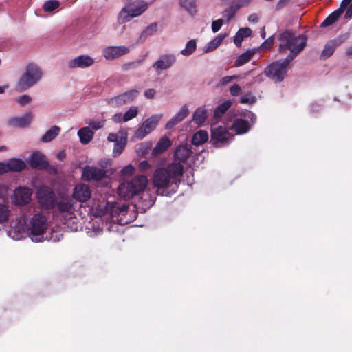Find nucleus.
Masks as SVG:
<instances>
[{"label":"nucleus","mask_w":352,"mask_h":352,"mask_svg":"<svg viewBox=\"0 0 352 352\" xmlns=\"http://www.w3.org/2000/svg\"><path fill=\"white\" fill-rule=\"evenodd\" d=\"M89 205V214L95 217L107 216V218L120 217L117 219L120 223L126 224L138 217L136 204H121L118 201H107V199H91Z\"/></svg>","instance_id":"nucleus-1"},{"label":"nucleus","mask_w":352,"mask_h":352,"mask_svg":"<svg viewBox=\"0 0 352 352\" xmlns=\"http://www.w3.org/2000/svg\"><path fill=\"white\" fill-rule=\"evenodd\" d=\"M184 171L183 165L172 162L166 168H157L153 175V184L160 196H170L178 188L179 177Z\"/></svg>","instance_id":"nucleus-2"},{"label":"nucleus","mask_w":352,"mask_h":352,"mask_svg":"<svg viewBox=\"0 0 352 352\" xmlns=\"http://www.w3.org/2000/svg\"><path fill=\"white\" fill-rule=\"evenodd\" d=\"M278 51L285 54L289 51L286 62H292L304 50L307 38L302 34L296 35L293 31L286 30L278 35Z\"/></svg>","instance_id":"nucleus-3"},{"label":"nucleus","mask_w":352,"mask_h":352,"mask_svg":"<svg viewBox=\"0 0 352 352\" xmlns=\"http://www.w3.org/2000/svg\"><path fill=\"white\" fill-rule=\"evenodd\" d=\"M39 205L43 210L51 212L54 216L61 214L69 219L72 218L76 211V204L78 201L85 203L90 199H38Z\"/></svg>","instance_id":"nucleus-4"},{"label":"nucleus","mask_w":352,"mask_h":352,"mask_svg":"<svg viewBox=\"0 0 352 352\" xmlns=\"http://www.w3.org/2000/svg\"><path fill=\"white\" fill-rule=\"evenodd\" d=\"M43 72L36 64H28L23 74L19 78L15 89L17 91H23L38 83L42 78Z\"/></svg>","instance_id":"nucleus-5"},{"label":"nucleus","mask_w":352,"mask_h":352,"mask_svg":"<svg viewBox=\"0 0 352 352\" xmlns=\"http://www.w3.org/2000/svg\"><path fill=\"white\" fill-rule=\"evenodd\" d=\"M148 179L144 175H137L130 182H122L118 188L120 198H130L144 192L148 185Z\"/></svg>","instance_id":"nucleus-6"},{"label":"nucleus","mask_w":352,"mask_h":352,"mask_svg":"<svg viewBox=\"0 0 352 352\" xmlns=\"http://www.w3.org/2000/svg\"><path fill=\"white\" fill-rule=\"evenodd\" d=\"M148 8L144 1H135L131 4L124 6L119 12L117 21L119 24L129 22L131 19L142 15Z\"/></svg>","instance_id":"nucleus-7"},{"label":"nucleus","mask_w":352,"mask_h":352,"mask_svg":"<svg viewBox=\"0 0 352 352\" xmlns=\"http://www.w3.org/2000/svg\"><path fill=\"white\" fill-rule=\"evenodd\" d=\"M291 63L286 62V58L274 61L265 69L264 74L275 82H281L290 68Z\"/></svg>","instance_id":"nucleus-8"},{"label":"nucleus","mask_w":352,"mask_h":352,"mask_svg":"<svg viewBox=\"0 0 352 352\" xmlns=\"http://www.w3.org/2000/svg\"><path fill=\"white\" fill-rule=\"evenodd\" d=\"M47 228V219L41 213L34 214L27 224L28 230L34 237L43 236Z\"/></svg>","instance_id":"nucleus-9"},{"label":"nucleus","mask_w":352,"mask_h":352,"mask_svg":"<svg viewBox=\"0 0 352 352\" xmlns=\"http://www.w3.org/2000/svg\"><path fill=\"white\" fill-rule=\"evenodd\" d=\"M232 135L223 126H212L211 141L216 147L224 146L230 143Z\"/></svg>","instance_id":"nucleus-10"},{"label":"nucleus","mask_w":352,"mask_h":352,"mask_svg":"<svg viewBox=\"0 0 352 352\" xmlns=\"http://www.w3.org/2000/svg\"><path fill=\"white\" fill-rule=\"evenodd\" d=\"M162 115H153L145 120L135 133V136L138 140L143 139L145 136L153 131L162 118Z\"/></svg>","instance_id":"nucleus-11"},{"label":"nucleus","mask_w":352,"mask_h":352,"mask_svg":"<svg viewBox=\"0 0 352 352\" xmlns=\"http://www.w3.org/2000/svg\"><path fill=\"white\" fill-rule=\"evenodd\" d=\"M130 47L126 45H109L102 50V55L107 60H114L128 54Z\"/></svg>","instance_id":"nucleus-12"},{"label":"nucleus","mask_w":352,"mask_h":352,"mask_svg":"<svg viewBox=\"0 0 352 352\" xmlns=\"http://www.w3.org/2000/svg\"><path fill=\"white\" fill-rule=\"evenodd\" d=\"M138 91L131 89L109 100L108 103L113 107H119L133 101L138 96Z\"/></svg>","instance_id":"nucleus-13"},{"label":"nucleus","mask_w":352,"mask_h":352,"mask_svg":"<svg viewBox=\"0 0 352 352\" xmlns=\"http://www.w3.org/2000/svg\"><path fill=\"white\" fill-rule=\"evenodd\" d=\"M176 62V56L173 54H164L152 65V67L156 72L164 71L170 68Z\"/></svg>","instance_id":"nucleus-14"},{"label":"nucleus","mask_w":352,"mask_h":352,"mask_svg":"<svg viewBox=\"0 0 352 352\" xmlns=\"http://www.w3.org/2000/svg\"><path fill=\"white\" fill-rule=\"evenodd\" d=\"M106 175V172L104 169L87 166L82 170V179L87 182H98L104 178Z\"/></svg>","instance_id":"nucleus-15"},{"label":"nucleus","mask_w":352,"mask_h":352,"mask_svg":"<svg viewBox=\"0 0 352 352\" xmlns=\"http://www.w3.org/2000/svg\"><path fill=\"white\" fill-rule=\"evenodd\" d=\"M94 58L87 54L79 55L67 62L69 69H85L94 64Z\"/></svg>","instance_id":"nucleus-16"},{"label":"nucleus","mask_w":352,"mask_h":352,"mask_svg":"<svg viewBox=\"0 0 352 352\" xmlns=\"http://www.w3.org/2000/svg\"><path fill=\"white\" fill-rule=\"evenodd\" d=\"M28 163L32 168L43 170L47 166V160L43 154L35 152L28 157Z\"/></svg>","instance_id":"nucleus-17"},{"label":"nucleus","mask_w":352,"mask_h":352,"mask_svg":"<svg viewBox=\"0 0 352 352\" xmlns=\"http://www.w3.org/2000/svg\"><path fill=\"white\" fill-rule=\"evenodd\" d=\"M190 154L191 150L190 146L186 144H182L175 149L173 162L179 163L182 165L183 163L186 162Z\"/></svg>","instance_id":"nucleus-18"},{"label":"nucleus","mask_w":352,"mask_h":352,"mask_svg":"<svg viewBox=\"0 0 352 352\" xmlns=\"http://www.w3.org/2000/svg\"><path fill=\"white\" fill-rule=\"evenodd\" d=\"M189 114L188 107L186 104L183 105L179 111L168 121L165 125L166 129H170L182 121Z\"/></svg>","instance_id":"nucleus-19"},{"label":"nucleus","mask_w":352,"mask_h":352,"mask_svg":"<svg viewBox=\"0 0 352 352\" xmlns=\"http://www.w3.org/2000/svg\"><path fill=\"white\" fill-rule=\"evenodd\" d=\"M31 120L32 114L27 113L21 117L10 118L8 121V124L11 126L24 128L30 124Z\"/></svg>","instance_id":"nucleus-20"},{"label":"nucleus","mask_w":352,"mask_h":352,"mask_svg":"<svg viewBox=\"0 0 352 352\" xmlns=\"http://www.w3.org/2000/svg\"><path fill=\"white\" fill-rule=\"evenodd\" d=\"M170 146L171 142L170 139L166 136H164L159 140L155 148L153 149L151 155L153 156H157L160 154H162L165 152Z\"/></svg>","instance_id":"nucleus-21"},{"label":"nucleus","mask_w":352,"mask_h":352,"mask_svg":"<svg viewBox=\"0 0 352 352\" xmlns=\"http://www.w3.org/2000/svg\"><path fill=\"white\" fill-rule=\"evenodd\" d=\"M208 117V109L205 107H201L194 111L192 121L198 126H201L205 122Z\"/></svg>","instance_id":"nucleus-22"},{"label":"nucleus","mask_w":352,"mask_h":352,"mask_svg":"<svg viewBox=\"0 0 352 352\" xmlns=\"http://www.w3.org/2000/svg\"><path fill=\"white\" fill-rule=\"evenodd\" d=\"M180 8L190 16H195L197 12V0H178Z\"/></svg>","instance_id":"nucleus-23"},{"label":"nucleus","mask_w":352,"mask_h":352,"mask_svg":"<svg viewBox=\"0 0 352 352\" xmlns=\"http://www.w3.org/2000/svg\"><path fill=\"white\" fill-rule=\"evenodd\" d=\"M8 172H21L26 167L25 163L21 159L12 158L7 162Z\"/></svg>","instance_id":"nucleus-24"},{"label":"nucleus","mask_w":352,"mask_h":352,"mask_svg":"<svg viewBox=\"0 0 352 352\" xmlns=\"http://www.w3.org/2000/svg\"><path fill=\"white\" fill-rule=\"evenodd\" d=\"M91 191L89 186L80 184L75 186L72 198H91Z\"/></svg>","instance_id":"nucleus-25"},{"label":"nucleus","mask_w":352,"mask_h":352,"mask_svg":"<svg viewBox=\"0 0 352 352\" xmlns=\"http://www.w3.org/2000/svg\"><path fill=\"white\" fill-rule=\"evenodd\" d=\"M251 127V125L245 120L241 118L236 119L232 124V128L237 134L247 133Z\"/></svg>","instance_id":"nucleus-26"},{"label":"nucleus","mask_w":352,"mask_h":352,"mask_svg":"<svg viewBox=\"0 0 352 352\" xmlns=\"http://www.w3.org/2000/svg\"><path fill=\"white\" fill-rule=\"evenodd\" d=\"M94 135V132L89 126L82 127L78 131L80 141L83 144L89 143L92 140Z\"/></svg>","instance_id":"nucleus-27"},{"label":"nucleus","mask_w":352,"mask_h":352,"mask_svg":"<svg viewBox=\"0 0 352 352\" xmlns=\"http://www.w3.org/2000/svg\"><path fill=\"white\" fill-rule=\"evenodd\" d=\"M227 36L226 34H220L217 36L213 40L210 41L204 47V52L208 53L215 50Z\"/></svg>","instance_id":"nucleus-28"},{"label":"nucleus","mask_w":352,"mask_h":352,"mask_svg":"<svg viewBox=\"0 0 352 352\" xmlns=\"http://www.w3.org/2000/svg\"><path fill=\"white\" fill-rule=\"evenodd\" d=\"M157 30V23H153L148 25L145 29H144L138 39V43H143L148 36H152L154 34Z\"/></svg>","instance_id":"nucleus-29"},{"label":"nucleus","mask_w":352,"mask_h":352,"mask_svg":"<svg viewBox=\"0 0 352 352\" xmlns=\"http://www.w3.org/2000/svg\"><path fill=\"white\" fill-rule=\"evenodd\" d=\"M252 30L249 28H240L234 36V43L237 47H241L242 41L251 35Z\"/></svg>","instance_id":"nucleus-30"},{"label":"nucleus","mask_w":352,"mask_h":352,"mask_svg":"<svg viewBox=\"0 0 352 352\" xmlns=\"http://www.w3.org/2000/svg\"><path fill=\"white\" fill-rule=\"evenodd\" d=\"M256 49L248 50L245 52L241 54L238 56L236 60L234 62L235 67H240L247 63H248L253 55L256 53Z\"/></svg>","instance_id":"nucleus-31"},{"label":"nucleus","mask_w":352,"mask_h":352,"mask_svg":"<svg viewBox=\"0 0 352 352\" xmlns=\"http://www.w3.org/2000/svg\"><path fill=\"white\" fill-rule=\"evenodd\" d=\"M59 126H53L41 137V140L43 142H50L53 140L60 133Z\"/></svg>","instance_id":"nucleus-32"},{"label":"nucleus","mask_w":352,"mask_h":352,"mask_svg":"<svg viewBox=\"0 0 352 352\" xmlns=\"http://www.w3.org/2000/svg\"><path fill=\"white\" fill-rule=\"evenodd\" d=\"M32 190L26 186H19L16 188L12 198H31Z\"/></svg>","instance_id":"nucleus-33"},{"label":"nucleus","mask_w":352,"mask_h":352,"mask_svg":"<svg viewBox=\"0 0 352 352\" xmlns=\"http://www.w3.org/2000/svg\"><path fill=\"white\" fill-rule=\"evenodd\" d=\"M208 139V133L206 131L200 130L194 134L192 143L195 146L202 145L207 142Z\"/></svg>","instance_id":"nucleus-34"},{"label":"nucleus","mask_w":352,"mask_h":352,"mask_svg":"<svg viewBox=\"0 0 352 352\" xmlns=\"http://www.w3.org/2000/svg\"><path fill=\"white\" fill-rule=\"evenodd\" d=\"M342 13L343 12L341 11V9H337L324 20L321 23L320 27L325 28L331 25L338 19Z\"/></svg>","instance_id":"nucleus-35"},{"label":"nucleus","mask_w":352,"mask_h":352,"mask_svg":"<svg viewBox=\"0 0 352 352\" xmlns=\"http://www.w3.org/2000/svg\"><path fill=\"white\" fill-rule=\"evenodd\" d=\"M232 102L227 100L219 104L214 109V117L216 119L220 118L231 107Z\"/></svg>","instance_id":"nucleus-36"},{"label":"nucleus","mask_w":352,"mask_h":352,"mask_svg":"<svg viewBox=\"0 0 352 352\" xmlns=\"http://www.w3.org/2000/svg\"><path fill=\"white\" fill-rule=\"evenodd\" d=\"M336 48V43L333 41H329L324 47L320 56L322 58H327L330 57L334 52Z\"/></svg>","instance_id":"nucleus-37"},{"label":"nucleus","mask_w":352,"mask_h":352,"mask_svg":"<svg viewBox=\"0 0 352 352\" xmlns=\"http://www.w3.org/2000/svg\"><path fill=\"white\" fill-rule=\"evenodd\" d=\"M54 193L49 186H41L37 191L36 198H54Z\"/></svg>","instance_id":"nucleus-38"},{"label":"nucleus","mask_w":352,"mask_h":352,"mask_svg":"<svg viewBox=\"0 0 352 352\" xmlns=\"http://www.w3.org/2000/svg\"><path fill=\"white\" fill-rule=\"evenodd\" d=\"M197 48V42L195 39L188 41L185 47L181 50L180 53L185 56L191 55Z\"/></svg>","instance_id":"nucleus-39"},{"label":"nucleus","mask_w":352,"mask_h":352,"mask_svg":"<svg viewBox=\"0 0 352 352\" xmlns=\"http://www.w3.org/2000/svg\"><path fill=\"white\" fill-rule=\"evenodd\" d=\"M238 10L235 4L230 5L222 12V16L228 22L234 17Z\"/></svg>","instance_id":"nucleus-40"},{"label":"nucleus","mask_w":352,"mask_h":352,"mask_svg":"<svg viewBox=\"0 0 352 352\" xmlns=\"http://www.w3.org/2000/svg\"><path fill=\"white\" fill-rule=\"evenodd\" d=\"M126 145V139L120 138L118 142L114 144L113 150V155L114 157L119 156L123 151Z\"/></svg>","instance_id":"nucleus-41"},{"label":"nucleus","mask_w":352,"mask_h":352,"mask_svg":"<svg viewBox=\"0 0 352 352\" xmlns=\"http://www.w3.org/2000/svg\"><path fill=\"white\" fill-rule=\"evenodd\" d=\"M9 206L7 204H0V223L7 221L10 216Z\"/></svg>","instance_id":"nucleus-42"},{"label":"nucleus","mask_w":352,"mask_h":352,"mask_svg":"<svg viewBox=\"0 0 352 352\" xmlns=\"http://www.w3.org/2000/svg\"><path fill=\"white\" fill-rule=\"evenodd\" d=\"M60 6V2L57 0H47L45 1L43 8L45 12H52Z\"/></svg>","instance_id":"nucleus-43"},{"label":"nucleus","mask_w":352,"mask_h":352,"mask_svg":"<svg viewBox=\"0 0 352 352\" xmlns=\"http://www.w3.org/2000/svg\"><path fill=\"white\" fill-rule=\"evenodd\" d=\"M138 113V107H131L129 109H128L123 116V121L127 122L133 118H135Z\"/></svg>","instance_id":"nucleus-44"},{"label":"nucleus","mask_w":352,"mask_h":352,"mask_svg":"<svg viewBox=\"0 0 352 352\" xmlns=\"http://www.w3.org/2000/svg\"><path fill=\"white\" fill-rule=\"evenodd\" d=\"M142 63V60H137L135 61H131L125 63L122 65V69L124 72L129 71L131 69L138 67Z\"/></svg>","instance_id":"nucleus-45"},{"label":"nucleus","mask_w":352,"mask_h":352,"mask_svg":"<svg viewBox=\"0 0 352 352\" xmlns=\"http://www.w3.org/2000/svg\"><path fill=\"white\" fill-rule=\"evenodd\" d=\"M135 167L133 166H132L131 164H129V165H127L126 166H124L122 170H121V176L122 177H130L131 176L134 172H135Z\"/></svg>","instance_id":"nucleus-46"},{"label":"nucleus","mask_w":352,"mask_h":352,"mask_svg":"<svg viewBox=\"0 0 352 352\" xmlns=\"http://www.w3.org/2000/svg\"><path fill=\"white\" fill-rule=\"evenodd\" d=\"M105 124V120H90L89 122V127L91 128L94 130H98L102 129Z\"/></svg>","instance_id":"nucleus-47"},{"label":"nucleus","mask_w":352,"mask_h":352,"mask_svg":"<svg viewBox=\"0 0 352 352\" xmlns=\"http://www.w3.org/2000/svg\"><path fill=\"white\" fill-rule=\"evenodd\" d=\"M16 100L21 106L25 107L32 100V97L29 95L24 94L16 98Z\"/></svg>","instance_id":"nucleus-48"},{"label":"nucleus","mask_w":352,"mask_h":352,"mask_svg":"<svg viewBox=\"0 0 352 352\" xmlns=\"http://www.w3.org/2000/svg\"><path fill=\"white\" fill-rule=\"evenodd\" d=\"M255 101H256L255 97L253 96L252 95H251L250 94H248L244 95L241 97L240 102L241 104H248V103L252 104V103L255 102Z\"/></svg>","instance_id":"nucleus-49"},{"label":"nucleus","mask_w":352,"mask_h":352,"mask_svg":"<svg viewBox=\"0 0 352 352\" xmlns=\"http://www.w3.org/2000/svg\"><path fill=\"white\" fill-rule=\"evenodd\" d=\"M223 25V20L221 19H219L217 20L213 21L211 25L212 30L214 33L217 32L221 26Z\"/></svg>","instance_id":"nucleus-50"},{"label":"nucleus","mask_w":352,"mask_h":352,"mask_svg":"<svg viewBox=\"0 0 352 352\" xmlns=\"http://www.w3.org/2000/svg\"><path fill=\"white\" fill-rule=\"evenodd\" d=\"M274 42V36L272 35L267 38L261 45L263 49H270L272 47Z\"/></svg>","instance_id":"nucleus-51"},{"label":"nucleus","mask_w":352,"mask_h":352,"mask_svg":"<svg viewBox=\"0 0 352 352\" xmlns=\"http://www.w3.org/2000/svg\"><path fill=\"white\" fill-rule=\"evenodd\" d=\"M236 78H237V76L235 75L224 76L221 79V80L218 83V85L219 86H224V85H227L228 83H229L230 82H231L232 80L236 79Z\"/></svg>","instance_id":"nucleus-52"},{"label":"nucleus","mask_w":352,"mask_h":352,"mask_svg":"<svg viewBox=\"0 0 352 352\" xmlns=\"http://www.w3.org/2000/svg\"><path fill=\"white\" fill-rule=\"evenodd\" d=\"M230 92L233 96H239L241 93V88L238 84H234L230 87Z\"/></svg>","instance_id":"nucleus-53"},{"label":"nucleus","mask_w":352,"mask_h":352,"mask_svg":"<svg viewBox=\"0 0 352 352\" xmlns=\"http://www.w3.org/2000/svg\"><path fill=\"white\" fill-rule=\"evenodd\" d=\"M253 0H236L234 3L236 6V8L239 10L241 8L248 6Z\"/></svg>","instance_id":"nucleus-54"},{"label":"nucleus","mask_w":352,"mask_h":352,"mask_svg":"<svg viewBox=\"0 0 352 352\" xmlns=\"http://www.w3.org/2000/svg\"><path fill=\"white\" fill-rule=\"evenodd\" d=\"M44 170H47L50 174L52 175H56L58 173V169L56 166L49 164L47 161L46 168Z\"/></svg>","instance_id":"nucleus-55"},{"label":"nucleus","mask_w":352,"mask_h":352,"mask_svg":"<svg viewBox=\"0 0 352 352\" xmlns=\"http://www.w3.org/2000/svg\"><path fill=\"white\" fill-rule=\"evenodd\" d=\"M32 199H14V204L19 206H25L30 204Z\"/></svg>","instance_id":"nucleus-56"},{"label":"nucleus","mask_w":352,"mask_h":352,"mask_svg":"<svg viewBox=\"0 0 352 352\" xmlns=\"http://www.w3.org/2000/svg\"><path fill=\"white\" fill-rule=\"evenodd\" d=\"M156 91L154 89H148L145 90L144 95L146 98L152 99L154 98Z\"/></svg>","instance_id":"nucleus-57"},{"label":"nucleus","mask_w":352,"mask_h":352,"mask_svg":"<svg viewBox=\"0 0 352 352\" xmlns=\"http://www.w3.org/2000/svg\"><path fill=\"white\" fill-rule=\"evenodd\" d=\"M8 186L0 184V198H5L8 195Z\"/></svg>","instance_id":"nucleus-58"},{"label":"nucleus","mask_w":352,"mask_h":352,"mask_svg":"<svg viewBox=\"0 0 352 352\" xmlns=\"http://www.w3.org/2000/svg\"><path fill=\"white\" fill-rule=\"evenodd\" d=\"M151 167V165L146 160L141 162L139 164V168L141 171H146Z\"/></svg>","instance_id":"nucleus-59"},{"label":"nucleus","mask_w":352,"mask_h":352,"mask_svg":"<svg viewBox=\"0 0 352 352\" xmlns=\"http://www.w3.org/2000/svg\"><path fill=\"white\" fill-rule=\"evenodd\" d=\"M245 117L246 118H249L250 119L251 122H252V124H254L255 122H256V116L254 113H253L252 111H247L245 113Z\"/></svg>","instance_id":"nucleus-60"},{"label":"nucleus","mask_w":352,"mask_h":352,"mask_svg":"<svg viewBox=\"0 0 352 352\" xmlns=\"http://www.w3.org/2000/svg\"><path fill=\"white\" fill-rule=\"evenodd\" d=\"M352 3V0H342L340 6L338 9H341V11L344 12V10Z\"/></svg>","instance_id":"nucleus-61"},{"label":"nucleus","mask_w":352,"mask_h":352,"mask_svg":"<svg viewBox=\"0 0 352 352\" xmlns=\"http://www.w3.org/2000/svg\"><path fill=\"white\" fill-rule=\"evenodd\" d=\"M248 20L250 23H257L259 21V18L256 14L253 13L248 16Z\"/></svg>","instance_id":"nucleus-62"},{"label":"nucleus","mask_w":352,"mask_h":352,"mask_svg":"<svg viewBox=\"0 0 352 352\" xmlns=\"http://www.w3.org/2000/svg\"><path fill=\"white\" fill-rule=\"evenodd\" d=\"M112 120L115 122H120L123 121V116L121 113H116L112 117Z\"/></svg>","instance_id":"nucleus-63"},{"label":"nucleus","mask_w":352,"mask_h":352,"mask_svg":"<svg viewBox=\"0 0 352 352\" xmlns=\"http://www.w3.org/2000/svg\"><path fill=\"white\" fill-rule=\"evenodd\" d=\"M107 140L111 142L116 143V142L119 141V139L116 134L115 133H109L107 137Z\"/></svg>","instance_id":"nucleus-64"}]
</instances>
